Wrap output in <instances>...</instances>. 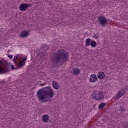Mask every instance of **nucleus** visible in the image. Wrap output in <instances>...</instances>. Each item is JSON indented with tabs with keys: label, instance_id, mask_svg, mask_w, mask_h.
I'll return each mask as SVG.
<instances>
[{
	"label": "nucleus",
	"instance_id": "nucleus-1",
	"mask_svg": "<svg viewBox=\"0 0 128 128\" xmlns=\"http://www.w3.org/2000/svg\"><path fill=\"white\" fill-rule=\"evenodd\" d=\"M68 53L66 52L62 49H60L53 54L51 58L52 64H66L68 60Z\"/></svg>",
	"mask_w": 128,
	"mask_h": 128
},
{
	"label": "nucleus",
	"instance_id": "nucleus-2",
	"mask_svg": "<svg viewBox=\"0 0 128 128\" xmlns=\"http://www.w3.org/2000/svg\"><path fill=\"white\" fill-rule=\"evenodd\" d=\"M54 96V90L50 86H48L39 90L36 92V96L40 102H48L46 98H52Z\"/></svg>",
	"mask_w": 128,
	"mask_h": 128
},
{
	"label": "nucleus",
	"instance_id": "nucleus-3",
	"mask_svg": "<svg viewBox=\"0 0 128 128\" xmlns=\"http://www.w3.org/2000/svg\"><path fill=\"white\" fill-rule=\"evenodd\" d=\"M92 98L96 100H102L104 98V96L102 92L95 91L92 94Z\"/></svg>",
	"mask_w": 128,
	"mask_h": 128
},
{
	"label": "nucleus",
	"instance_id": "nucleus-4",
	"mask_svg": "<svg viewBox=\"0 0 128 128\" xmlns=\"http://www.w3.org/2000/svg\"><path fill=\"white\" fill-rule=\"evenodd\" d=\"M97 20L99 24L102 26H106L108 24V20H106V16L103 15H100L98 16Z\"/></svg>",
	"mask_w": 128,
	"mask_h": 128
},
{
	"label": "nucleus",
	"instance_id": "nucleus-5",
	"mask_svg": "<svg viewBox=\"0 0 128 128\" xmlns=\"http://www.w3.org/2000/svg\"><path fill=\"white\" fill-rule=\"evenodd\" d=\"M30 6H32V4H30L22 3L19 6V10L21 12H22L24 10H27L28 8H30Z\"/></svg>",
	"mask_w": 128,
	"mask_h": 128
},
{
	"label": "nucleus",
	"instance_id": "nucleus-6",
	"mask_svg": "<svg viewBox=\"0 0 128 128\" xmlns=\"http://www.w3.org/2000/svg\"><path fill=\"white\" fill-rule=\"evenodd\" d=\"M96 80H98V77H96V75L92 74L90 76V82H96Z\"/></svg>",
	"mask_w": 128,
	"mask_h": 128
},
{
	"label": "nucleus",
	"instance_id": "nucleus-7",
	"mask_svg": "<svg viewBox=\"0 0 128 128\" xmlns=\"http://www.w3.org/2000/svg\"><path fill=\"white\" fill-rule=\"evenodd\" d=\"M97 76L99 80H104L106 76V74H104V72L100 71L97 74Z\"/></svg>",
	"mask_w": 128,
	"mask_h": 128
},
{
	"label": "nucleus",
	"instance_id": "nucleus-8",
	"mask_svg": "<svg viewBox=\"0 0 128 128\" xmlns=\"http://www.w3.org/2000/svg\"><path fill=\"white\" fill-rule=\"evenodd\" d=\"M30 36L28 31H24L22 32L21 34L20 35V38H26V36Z\"/></svg>",
	"mask_w": 128,
	"mask_h": 128
},
{
	"label": "nucleus",
	"instance_id": "nucleus-9",
	"mask_svg": "<svg viewBox=\"0 0 128 128\" xmlns=\"http://www.w3.org/2000/svg\"><path fill=\"white\" fill-rule=\"evenodd\" d=\"M52 86L53 88H54L55 90H58V88H60V84H58V83L56 82V81H52Z\"/></svg>",
	"mask_w": 128,
	"mask_h": 128
},
{
	"label": "nucleus",
	"instance_id": "nucleus-10",
	"mask_svg": "<svg viewBox=\"0 0 128 128\" xmlns=\"http://www.w3.org/2000/svg\"><path fill=\"white\" fill-rule=\"evenodd\" d=\"M124 92L122 90H119L117 93L116 100H120L124 96Z\"/></svg>",
	"mask_w": 128,
	"mask_h": 128
},
{
	"label": "nucleus",
	"instance_id": "nucleus-11",
	"mask_svg": "<svg viewBox=\"0 0 128 128\" xmlns=\"http://www.w3.org/2000/svg\"><path fill=\"white\" fill-rule=\"evenodd\" d=\"M48 120H50V118L48 114H44L42 116V120L44 122H47L48 121Z\"/></svg>",
	"mask_w": 128,
	"mask_h": 128
},
{
	"label": "nucleus",
	"instance_id": "nucleus-12",
	"mask_svg": "<svg viewBox=\"0 0 128 128\" xmlns=\"http://www.w3.org/2000/svg\"><path fill=\"white\" fill-rule=\"evenodd\" d=\"M72 74H80V70L78 68H73Z\"/></svg>",
	"mask_w": 128,
	"mask_h": 128
},
{
	"label": "nucleus",
	"instance_id": "nucleus-13",
	"mask_svg": "<svg viewBox=\"0 0 128 128\" xmlns=\"http://www.w3.org/2000/svg\"><path fill=\"white\" fill-rule=\"evenodd\" d=\"M25 64H26V62H24V61H22L21 60L18 63L17 62L16 64V66H18V68H22L23 66H24Z\"/></svg>",
	"mask_w": 128,
	"mask_h": 128
},
{
	"label": "nucleus",
	"instance_id": "nucleus-14",
	"mask_svg": "<svg viewBox=\"0 0 128 128\" xmlns=\"http://www.w3.org/2000/svg\"><path fill=\"white\" fill-rule=\"evenodd\" d=\"M91 42H92V40H90V38H88L87 39H86L85 41L86 46H90Z\"/></svg>",
	"mask_w": 128,
	"mask_h": 128
},
{
	"label": "nucleus",
	"instance_id": "nucleus-15",
	"mask_svg": "<svg viewBox=\"0 0 128 128\" xmlns=\"http://www.w3.org/2000/svg\"><path fill=\"white\" fill-rule=\"evenodd\" d=\"M2 60H0V66H2ZM6 72V70H4V68H2V67L0 66V74H4Z\"/></svg>",
	"mask_w": 128,
	"mask_h": 128
},
{
	"label": "nucleus",
	"instance_id": "nucleus-16",
	"mask_svg": "<svg viewBox=\"0 0 128 128\" xmlns=\"http://www.w3.org/2000/svg\"><path fill=\"white\" fill-rule=\"evenodd\" d=\"M90 46H92V48H96V46H98V44L96 41L92 40L90 43Z\"/></svg>",
	"mask_w": 128,
	"mask_h": 128
},
{
	"label": "nucleus",
	"instance_id": "nucleus-17",
	"mask_svg": "<svg viewBox=\"0 0 128 128\" xmlns=\"http://www.w3.org/2000/svg\"><path fill=\"white\" fill-rule=\"evenodd\" d=\"M18 56H20V54H18L16 56H14V64H18V61L16 60H18Z\"/></svg>",
	"mask_w": 128,
	"mask_h": 128
},
{
	"label": "nucleus",
	"instance_id": "nucleus-18",
	"mask_svg": "<svg viewBox=\"0 0 128 128\" xmlns=\"http://www.w3.org/2000/svg\"><path fill=\"white\" fill-rule=\"evenodd\" d=\"M104 106H106V103L104 102H102L98 106V108L99 110H102Z\"/></svg>",
	"mask_w": 128,
	"mask_h": 128
},
{
	"label": "nucleus",
	"instance_id": "nucleus-19",
	"mask_svg": "<svg viewBox=\"0 0 128 128\" xmlns=\"http://www.w3.org/2000/svg\"><path fill=\"white\" fill-rule=\"evenodd\" d=\"M42 46L44 49V50H48L50 48V47H48V46L44 44H42Z\"/></svg>",
	"mask_w": 128,
	"mask_h": 128
},
{
	"label": "nucleus",
	"instance_id": "nucleus-20",
	"mask_svg": "<svg viewBox=\"0 0 128 128\" xmlns=\"http://www.w3.org/2000/svg\"><path fill=\"white\" fill-rule=\"evenodd\" d=\"M120 110L122 112H126V108H124V106H120Z\"/></svg>",
	"mask_w": 128,
	"mask_h": 128
},
{
	"label": "nucleus",
	"instance_id": "nucleus-21",
	"mask_svg": "<svg viewBox=\"0 0 128 128\" xmlns=\"http://www.w3.org/2000/svg\"><path fill=\"white\" fill-rule=\"evenodd\" d=\"M128 90V86H126L125 88H124L122 90V92H124V94H126V90Z\"/></svg>",
	"mask_w": 128,
	"mask_h": 128
},
{
	"label": "nucleus",
	"instance_id": "nucleus-22",
	"mask_svg": "<svg viewBox=\"0 0 128 128\" xmlns=\"http://www.w3.org/2000/svg\"><path fill=\"white\" fill-rule=\"evenodd\" d=\"M26 60H28V58L27 57H24L21 60L22 62H26Z\"/></svg>",
	"mask_w": 128,
	"mask_h": 128
},
{
	"label": "nucleus",
	"instance_id": "nucleus-23",
	"mask_svg": "<svg viewBox=\"0 0 128 128\" xmlns=\"http://www.w3.org/2000/svg\"><path fill=\"white\" fill-rule=\"evenodd\" d=\"M9 66L10 67L11 70H14V65L9 64Z\"/></svg>",
	"mask_w": 128,
	"mask_h": 128
},
{
	"label": "nucleus",
	"instance_id": "nucleus-24",
	"mask_svg": "<svg viewBox=\"0 0 128 128\" xmlns=\"http://www.w3.org/2000/svg\"><path fill=\"white\" fill-rule=\"evenodd\" d=\"M8 58H10V60H12V55L8 54Z\"/></svg>",
	"mask_w": 128,
	"mask_h": 128
},
{
	"label": "nucleus",
	"instance_id": "nucleus-25",
	"mask_svg": "<svg viewBox=\"0 0 128 128\" xmlns=\"http://www.w3.org/2000/svg\"><path fill=\"white\" fill-rule=\"evenodd\" d=\"M94 38H98V36H96V34H94Z\"/></svg>",
	"mask_w": 128,
	"mask_h": 128
},
{
	"label": "nucleus",
	"instance_id": "nucleus-26",
	"mask_svg": "<svg viewBox=\"0 0 128 128\" xmlns=\"http://www.w3.org/2000/svg\"><path fill=\"white\" fill-rule=\"evenodd\" d=\"M0 84H2V82L0 81Z\"/></svg>",
	"mask_w": 128,
	"mask_h": 128
}]
</instances>
